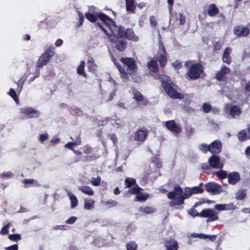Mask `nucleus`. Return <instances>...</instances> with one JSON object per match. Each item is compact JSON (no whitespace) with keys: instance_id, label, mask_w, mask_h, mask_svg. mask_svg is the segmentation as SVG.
Listing matches in <instances>:
<instances>
[{"instance_id":"obj_41","label":"nucleus","mask_w":250,"mask_h":250,"mask_svg":"<svg viewBox=\"0 0 250 250\" xmlns=\"http://www.w3.org/2000/svg\"><path fill=\"white\" fill-rule=\"evenodd\" d=\"M142 189L137 185L134 187L130 188L128 190V192L131 194H136L137 195L138 194L140 193Z\"/></svg>"},{"instance_id":"obj_24","label":"nucleus","mask_w":250,"mask_h":250,"mask_svg":"<svg viewBox=\"0 0 250 250\" xmlns=\"http://www.w3.org/2000/svg\"><path fill=\"white\" fill-rule=\"evenodd\" d=\"M135 0H125V6L127 11L134 14L136 5H134Z\"/></svg>"},{"instance_id":"obj_47","label":"nucleus","mask_w":250,"mask_h":250,"mask_svg":"<svg viewBox=\"0 0 250 250\" xmlns=\"http://www.w3.org/2000/svg\"><path fill=\"white\" fill-rule=\"evenodd\" d=\"M25 79L22 78H21L19 80L18 82L17 83L18 87L17 88V90L18 91L20 92L22 89L23 85L24 83Z\"/></svg>"},{"instance_id":"obj_15","label":"nucleus","mask_w":250,"mask_h":250,"mask_svg":"<svg viewBox=\"0 0 250 250\" xmlns=\"http://www.w3.org/2000/svg\"><path fill=\"white\" fill-rule=\"evenodd\" d=\"M165 125L168 130L173 133L178 134L181 131V128L176 124L174 120L167 121Z\"/></svg>"},{"instance_id":"obj_57","label":"nucleus","mask_w":250,"mask_h":250,"mask_svg":"<svg viewBox=\"0 0 250 250\" xmlns=\"http://www.w3.org/2000/svg\"><path fill=\"white\" fill-rule=\"evenodd\" d=\"M79 16V22L78 23L77 26H80L83 25V23L84 21V17L83 15V14L81 12H79L78 13Z\"/></svg>"},{"instance_id":"obj_59","label":"nucleus","mask_w":250,"mask_h":250,"mask_svg":"<svg viewBox=\"0 0 250 250\" xmlns=\"http://www.w3.org/2000/svg\"><path fill=\"white\" fill-rule=\"evenodd\" d=\"M149 21L150 23L152 26L156 27V26L157 25V21L155 16H150L149 18Z\"/></svg>"},{"instance_id":"obj_49","label":"nucleus","mask_w":250,"mask_h":250,"mask_svg":"<svg viewBox=\"0 0 250 250\" xmlns=\"http://www.w3.org/2000/svg\"><path fill=\"white\" fill-rule=\"evenodd\" d=\"M172 66L175 69L178 70L181 69L183 65L182 62H180L178 60H176L172 63Z\"/></svg>"},{"instance_id":"obj_46","label":"nucleus","mask_w":250,"mask_h":250,"mask_svg":"<svg viewBox=\"0 0 250 250\" xmlns=\"http://www.w3.org/2000/svg\"><path fill=\"white\" fill-rule=\"evenodd\" d=\"M216 175L220 179H224L228 177L227 173L225 171L216 172Z\"/></svg>"},{"instance_id":"obj_40","label":"nucleus","mask_w":250,"mask_h":250,"mask_svg":"<svg viewBox=\"0 0 250 250\" xmlns=\"http://www.w3.org/2000/svg\"><path fill=\"white\" fill-rule=\"evenodd\" d=\"M8 94L10 97H11L13 99V100L17 104H19V100L17 96V93L14 89L11 88L8 92Z\"/></svg>"},{"instance_id":"obj_9","label":"nucleus","mask_w":250,"mask_h":250,"mask_svg":"<svg viewBox=\"0 0 250 250\" xmlns=\"http://www.w3.org/2000/svg\"><path fill=\"white\" fill-rule=\"evenodd\" d=\"M200 215L201 217L208 218L207 220V222H213L219 219L218 213L212 208H208L203 209L201 212Z\"/></svg>"},{"instance_id":"obj_63","label":"nucleus","mask_w":250,"mask_h":250,"mask_svg":"<svg viewBox=\"0 0 250 250\" xmlns=\"http://www.w3.org/2000/svg\"><path fill=\"white\" fill-rule=\"evenodd\" d=\"M77 219V218L76 217L71 216L65 221V223L67 224H73L75 222Z\"/></svg>"},{"instance_id":"obj_29","label":"nucleus","mask_w":250,"mask_h":250,"mask_svg":"<svg viewBox=\"0 0 250 250\" xmlns=\"http://www.w3.org/2000/svg\"><path fill=\"white\" fill-rule=\"evenodd\" d=\"M199 205V203L196 202L193 208H191L188 210V213L189 215H190L193 218L196 217H201V212H198L196 209H195V208L197 207Z\"/></svg>"},{"instance_id":"obj_42","label":"nucleus","mask_w":250,"mask_h":250,"mask_svg":"<svg viewBox=\"0 0 250 250\" xmlns=\"http://www.w3.org/2000/svg\"><path fill=\"white\" fill-rule=\"evenodd\" d=\"M70 201H71V208H75L78 204V199L76 196L74 195H71L69 197Z\"/></svg>"},{"instance_id":"obj_18","label":"nucleus","mask_w":250,"mask_h":250,"mask_svg":"<svg viewBox=\"0 0 250 250\" xmlns=\"http://www.w3.org/2000/svg\"><path fill=\"white\" fill-rule=\"evenodd\" d=\"M147 135V130L139 129L135 133L134 137V140L135 141L144 142L146 139Z\"/></svg>"},{"instance_id":"obj_28","label":"nucleus","mask_w":250,"mask_h":250,"mask_svg":"<svg viewBox=\"0 0 250 250\" xmlns=\"http://www.w3.org/2000/svg\"><path fill=\"white\" fill-rule=\"evenodd\" d=\"M85 62L84 61L81 62L80 65L77 68V73L85 78H87V75L84 72Z\"/></svg>"},{"instance_id":"obj_6","label":"nucleus","mask_w":250,"mask_h":250,"mask_svg":"<svg viewBox=\"0 0 250 250\" xmlns=\"http://www.w3.org/2000/svg\"><path fill=\"white\" fill-rule=\"evenodd\" d=\"M161 85L165 92L170 98L173 99H182L184 98L183 93L179 92L176 86L172 82H169L168 80H161Z\"/></svg>"},{"instance_id":"obj_64","label":"nucleus","mask_w":250,"mask_h":250,"mask_svg":"<svg viewBox=\"0 0 250 250\" xmlns=\"http://www.w3.org/2000/svg\"><path fill=\"white\" fill-rule=\"evenodd\" d=\"M9 225L7 224L5 226L2 227V228L1 229V230H0V234H2V235L7 234L8 232V228H9Z\"/></svg>"},{"instance_id":"obj_11","label":"nucleus","mask_w":250,"mask_h":250,"mask_svg":"<svg viewBox=\"0 0 250 250\" xmlns=\"http://www.w3.org/2000/svg\"><path fill=\"white\" fill-rule=\"evenodd\" d=\"M20 113L21 114L26 115L28 118H38L40 115V112L31 107H26L21 109Z\"/></svg>"},{"instance_id":"obj_22","label":"nucleus","mask_w":250,"mask_h":250,"mask_svg":"<svg viewBox=\"0 0 250 250\" xmlns=\"http://www.w3.org/2000/svg\"><path fill=\"white\" fill-rule=\"evenodd\" d=\"M147 67L150 71L154 73H157L159 70L157 60H155L154 58L147 63Z\"/></svg>"},{"instance_id":"obj_56","label":"nucleus","mask_w":250,"mask_h":250,"mask_svg":"<svg viewBox=\"0 0 250 250\" xmlns=\"http://www.w3.org/2000/svg\"><path fill=\"white\" fill-rule=\"evenodd\" d=\"M97 159V157L94 155H87L84 157V160H83V162H90L93 160H95Z\"/></svg>"},{"instance_id":"obj_54","label":"nucleus","mask_w":250,"mask_h":250,"mask_svg":"<svg viewBox=\"0 0 250 250\" xmlns=\"http://www.w3.org/2000/svg\"><path fill=\"white\" fill-rule=\"evenodd\" d=\"M117 203V202L114 200H109L104 202V204L106 206H108L109 207H113L116 206Z\"/></svg>"},{"instance_id":"obj_12","label":"nucleus","mask_w":250,"mask_h":250,"mask_svg":"<svg viewBox=\"0 0 250 250\" xmlns=\"http://www.w3.org/2000/svg\"><path fill=\"white\" fill-rule=\"evenodd\" d=\"M219 157L215 154L212 155L208 159V162L211 167L216 169L223 168V165L220 163Z\"/></svg>"},{"instance_id":"obj_21","label":"nucleus","mask_w":250,"mask_h":250,"mask_svg":"<svg viewBox=\"0 0 250 250\" xmlns=\"http://www.w3.org/2000/svg\"><path fill=\"white\" fill-rule=\"evenodd\" d=\"M207 13L208 15L210 17H215L219 14V9L215 4L211 3L208 6Z\"/></svg>"},{"instance_id":"obj_26","label":"nucleus","mask_w":250,"mask_h":250,"mask_svg":"<svg viewBox=\"0 0 250 250\" xmlns=\"http://www.w3.org/2000/svg\"><path fill=\"white\" fill-rule=\"evenodd\" d=\"M241 113V109L237 105H232L230 108L229 114L232 118L239 116Z\"/></svg>"},{"instance_id":"obj_62","label":"nucleus","mask_w":250,"mask_h":250,"mask_svg":"<svg viewBox=\"0 0 250 250\" xmlns=\"http://www.w3.org/2000/svg\"><path fill=\"white\" fill-rule=\"evenodd\" d=\"M23 183L24 185L33 184L34 183H37L38 182L33 179H25L23 181Z\"/></svg>"},{"instance_id":"obj_23","label":"nucleus","mask_w":250,"mask_h":250,"mask_svg":"<svg viewBox=\"0 0 250 250\" xmlns=\"http://www.w3.org/2000/svg\"><path fill=\"white\" fill-rule=\"evenodd\" d=\"M119 39L120 38H117L116 43V48L118 51L123 52L125 50L126 47L127 42L125 40Z\"/></svg>"},{"instance_id":"obj_31","label":"nucleus","mask_w":250,"mask_h":250,"mask_svg":"<svg viewBox=\"0 0 250 250\" xmlns=\"http://www.w3.org/2000/svg\"><path fill=\"white\" fill-rule=\"evenodd\" d=\"M247 196V190L245 189H239L235 193V198L237 200H242L245 198Z\"/></svg>"},{"instance_id":"obj_58","label":"nucleus","mask_w":250,"mask_h":250,"mask_svg":"<svg viewBox=\"0 0 250 250\" xmlns=\"http://www.w3.org/2000/svg\"><path fill=\"white\" fill-rule=\"evenodd\" d=\"M73 136H71L70 138L73 141V142H76L78 139L80 140V144H81V139L80 137V134L79 133H76L73 135Z\"/></svg>"},{"instance_id":"obj_4","label":"nucleus","mask_w":250,"mask_h":250,"mask_svg":"<svg viewBox=\"0 0 250 250\" xmlns=\"http://www.w3.org/2000/svg\"><path fill=\"white\" fill-rule=\"evenodd\" d=\"M184 66L187 68L186 76L189 80H196L206 75L204 67L200 62L189 60L185 62Z\"/></svg>"},{"instance_id":"obj_32","label":"nucleus","mask_w":250,"mask_h":250,"mask_svg":"<svg viewBox=\"0 0 250 250\" xmlns=\"http://www.w3.org/2000/svg\"><path fill=\"white\" fill-rule=\"evenodd\" d=\"M238 138L240 141L244 142L250 139V137L248 136L246 131L245 129L240 131L237 134Z\"/></svg>"},{"instance_id":"obj_33","label":"nucleus","mask_w":250,"mask_h":250,"mask_svg":"<svg viewBox=\"0 0 250 250\" xmlns=\"http://www.w3.org/2000/svg\"><path fill=\"white\" fill-rule=\"evenodd\" d=\"M203 183H201L198 186H195L191 188L192 194H196L199 193H202L204 192V189L202 188Z\"/></svg>"},{"instance_id":"obj_8","label":"nucleus","mask_w":250,"mask_h":250,"mask_svg":"<svg viewBox=\"0 0 250 250\" xmlns=\"http://www.w3.org/2000/svg\"><path fill=\"white\" fill-rule=\"evenodd\" d=\"M154 59L159 62L161 67L166 66L167 62V51L164 45L162 42H159L158 51Z\"/></svg>"},{"instance_id":"obj_16","label":"nucleus","mask_w":250,"mask_h":250,"mask_svg":"<svg viewBox=\"0 0 250 250\" xmlns=\"http://www.w3.org/2000/svg\"><path fill=\"white\" fill-rule=\"evenodd\" d=\"M210 153L214 154H218L222 151V144L220 141L216 140L209 145Z\"/></svg>"},{"instance_id":"obj_61","label":"nucleus","mask_w":250,"mask_h":250,"mask_svg":"<svg viewBox=\"0 0 250 250\" xmlns=\"http://www.w3.org/2000/svg\"><path fill=\"white\" fill-rule=\"evenodd\" d=\"M97 65L96 63H92L88 64V69L89 72H95L96 71Z\"/></svg>"},{"instance_id":"obj_44","label":"nucleus","mask_w":250,"mask_h":250,"mask_svg":"<svg viewBox=\"0 0 250 250\" xmlns=\"http://www.w3.org/2000/svg\"><path fill=\"white\" fill-rule=\"evenodd\" d=\"M200 149L204 153H206L208 151H209L210 152V146L209 145L206 144H201L199 146Z\"/></svg>"},{"instance_id":"obj_52","label":"nucleus","mask_w":250,"mask_h":250,"mask_svg":"<svg viewBox=\"0 0 250 250\" xmlns=\"http://www.w3.org/2000/svg\"><path fill=\"white\" fill-rule=\"evenodd\" d=\"M48 138V134L47 133L44 134H41L39 136V140L40 142L43 143L45 141L47 140Z\"/></svg>"},{"instance_id":"obj_19","label":"nucleus","mask_w":250,"mask_h":250,"mask_svg":"<svg viewBox=\"0 0 250 250\" xmlns=\"http://www.w3.org/2000/svg\"><path fill=\"white\" fill-rule=\"evenodd\" d=\"M231 51V48L228 47L225 49L223 54L222 61L224 62L228 65L230 64L232 62L231 57L230 56Z\"/></svg>"},{"instance_id":"obj_37","label":"nucleus","mask_w":250,"mask_h":250,"mask_svg":"<svg viewBox=\"0 0 250 250\" xmlns=\"http://www.w3.org/2000/svg\"><path fill=\"white\" fill-rule=\"evenodd\" d=\"M144 96L140 91L136 90L133 92V99H134L136 102H141L144 100Z\"/></svg>"},{"instance_id":"obj_1","label":"nucleus","mask_w":250,"mask_h":250,"mask_svg":"<svg viewBox=\"0 0 250 250\" xmlns=\"http://www.w3.org/2000/svg\"><path fill=\"white\" fill-rule=\"evenodd\" d=\"M97 25L108 37L114 36L116 38H125L128 40L135 42L139 40L132 28H128L125 30L124 27L117 25L114 21L108 30L103 27L102 23L97 22Z\"/></svg>"},{"instance_id":"obj_43","label":"nucleus","mask_w":250,"mask_h":250,"mask_svg":"<svg viewBox=\"0 0 250 250\" xmlns=\"http://www.w3.org/2000/svg\"><path fill=\"white\" fill-rule=\"evenodd\" d=\"M223 44V42L220 40V41H218V42H216L213 45V50L214 52H217L218 51H219L221 48H222Z\"/></svg>"},{"instance_id":"obj_53","label":"nucleus","mask_w":250,"mask_h":250,"mask_svg":"<svg viewBox=\"0 0 250 250\" xmlns=\"http://www.w3.org/2000/svg\"><path fill=\"white\" fill-rule=\"evenodd\" d=\"M13 176V173L11 171H8V172H3L1 175L0 176V177H1L2 178H10Z\"/></svg>"},{"instance_id":"obj_13","label":"nucleus","mask_w":250,"mask_h":250,"mask_svg":"<svg viewBox=\"0 0 250 250\" xmlns=\"http://www.w3.org/2000/svg\"><path fill=\"white\" fill-rule=\"evenodd\" d=\"M234 34L237 37H247L250 33V29L247 27L236 26L233 29Z\"/></svg>"},{"instance_id":"obj_34","label":"nucleus","mask_w":250,"mask_h":250,"mask_svg":"<svg viewBox=\"0 0 250 250\" xmlns=\"http://www.w3.org/2000/svg\"><path fill=\"white\" fill-rule=\"evenodd\" d=\"M149 194L148 193H142L141 192L138 194L135 198V201L139 202H145L149 198Z\"/></svg>"},{"instance_id":"obj_10","label":"nucleus","mask_w":250,"mask_h":250,"mask_svg":"<svg viewBox=\"0 0 250 250\" xmlns=\"http://www.w3.org/2000/svg\"><path fill=\"white\" fill-rule=\"evenodd\" d=\"M205 188L206 190L213 195L218 194L222 192L223 189L220 185L215 184L213 182H208L205 184Z\"/></svg>"},{"instance_id":"obj_7","label":"nucleus","mask_w":250,"mask_h":250,"mask_svg":"<svg viewBox=\"0 0 250 250\" xmlns=\"http://www.w3.org/2000/svg\"><path fill=\"white\" fill-rule=\"evenodd\" d=\"M55 54V47L52 45L49 46L38 59L36 65L37 67L42 68L44 65L47 64Z\"/></svg>"},{"instance_id":"obj_25","label":"nucleus","mask_w":250,"mask_h":250,"mask_svg":"<svg viewBox=\"0 0 250 250\" xmlns=\"http://www.w3.org/2000/svg\"><path fill=\"white\" fill-rule=\"evenodd\" d=\"M235 206L233 204L231 203L228 205L227 204H217L215 206L214 208L219 211L225 210L228 209H234Z\"/></svg>"},{"instance_id":"obj_45","label":"nucleus","mask_w":250,"mask_h":250,"mask_svg":"<svg viewBox=\"0 0 250 250\" xmlns=\"http://www.w3.org/2000/svg\"><path fill=\"white\" fill-rule=\"evenodd\" d=\"M8 238L12 241H17L21 240V236L19 234H12L9 235Z\"/></svg>"},{"instance_id":"obj_30","label":"nucleus","mask_w":250,"mask_h":250,"mask_svg":"<svg viewBox=\"0 0 250 250\" xmlns=\"http://www.w3.org/2000/svg\"><path fill=\"white\" fill-rule=\"evenodd\" d=\"M79 190L81 191L84 194L88 195H93L94 191L89 186H83L78 188Z\"/></svg>"},{"instance_id":"obj_20","label":"nucleus","mask_w":250,"mask_h":250,"mask_svg":"<svg viewBox=\"0 0 250 250\" xmlns=\"http://www.w3.org/2000/svg\"><path fill=\"white\" fill-rule=\"evenodd\" d=\"M229 183L232 185L236 184L240 179V175L237 172L230 173L228 176Z\"/></svg>"},{"instance_id":"obj_5","label":"nucleus","mask_w":250,"mask_h":250,"mask_svg":"<svg viewBox=\"0 0 250 250\" xmlns=\"http://www.w3.org/2000/svg\"><path fill=\"white\" fill-rule=\"evenodd\" d=\"M85 18L91 22H96L98 19H100L102 21L100 23H102L103 27L104 25L109 30L111 24L113 23V20L109 16L102 12L97 13L93 14L89 12L85 13ZM100 23V22H99Z\"/></svg>"},{"instance_id":"obj_60","label":"nucleus","mask_w":250,"mask_h":250,"mask_svg":"<svg viewBox=\"0 0 250 250\" xmlns=\"http://www.w3.org/2000/svg\"><path fill=\"white\" fill-rule=\"evenodd\" d=\"M130 76L132 77L135 83H140L141 82V78L140 76L137 75V73Z\"/></svg>"},{"instance_id":"obj_55","label":"nucleus","mask_w":250,"mask_h":250,"mask_svg":"<svg viewBox=\"0 0 250 250\" xmlns=\"http://www.w3.org/2000/svg\"><path fill=\"white\" fill-rule=\"evenodd\" d=\"M179 20L181 25H184L185 24L186 22V18L183 13H179Z\"/></svg>"},{"instance_id":"obj_17","label":"nucleus","mask_w":250,"mask_h":250,"mask_svg":"<svg viewBox=\"0 0 250 250\" xmlns=\"http://www.w3.org/2000/svg\"><path fill=\"white\" fill-rule=\"evenodd\" d=\"M164 245L167 250H178L179 248L178 242L173 239L166 240Z\"/></svg>"},{"instance_id":"obj_27","label":"nucleus","mask_w":250,"mask_h":250,"mask_svg":"<svg viewBox=\"0 0 250 250\" xmlns=\"http://www.w3.org/2000/svg\"><path fill=\"white\" fill-rule=\"evenodd\" d=\"M138 210L142 214H148L155 212L156 210L155 208H153L151 207L145 206L139 207L138 208Z\"/></svg>"},{"instance_id":"obj_3","label":"nucleus","mask_w":250,"mask_h":250,"mask_svg":"<svg viewBox=\"0 0 250 250\" xmlns=\"http://www.w3.org/2000/svg\"><path fill=\"white\" fill-rule=\"evenodd\" d=\"M192 195L191 188H186L184 191L180 186H176L174 187L173 191L168 192L167 196L169 199L173 200L169 203L171 206H181L184 204L185 199L189 198Z\"/></svg>"},{"instance_id":"obj_50","label":"nucleus","mask_w":250,"mask_h":250,"mask_svg":"<svg viewBox=\"0 0 250 250\" xmlns=\"http://www.w3.org/2000/svg\"><path fill=\"white\" fill-rule=\"evenodd\" d=\"M152 162L153 163H154L155 165H156V166L158 168H160L162 166L161 160L159 158H158V157L153 158V159H152Z\"/></svg>"},{"instance_id":"obj_2","label":"nucleus","mask_w":250,"mask_h":250,"mask_svg":"<svg viewBox=\"0 0 250 250\" xmlns=\"http://www.w3.org/2000/svg\"><path fill=\"white\" fill-rule=\"evenodd\" d=\"M120 61L126 67V71L119 62H117L115 61L114 63L120 73L121 78L124 80H128L129 79V75H132L137 72V62L133 58L130 57H122Z\"/></svg>"},{"instance_id":"obj_51","label":"nucleus","mask_w":250,"mask_h":250,"mask_svg":"<svg viewBox=\"0 0 250 250\" xmlns=\"http://www.w3.org/2000/svg\"><path fill=\"white\" fill-rule=\"evenodd\" d=\"M101 178L98 176L96 178H93L91 181L92 184L94 186H98L100 185L101 183Z\"/></svg>"},{"instance_id":"obj_38","label":"nucleus","mask_w":250,"mask_h":250,"mask_svg":"<svg viewBox=\"0 0 250 250\" xmlns=\"http://www.w3.org/2000/svg\"><path fill=\"white\" fill-rule=\"evenodd\" d=\"M126 250H137L138 245L135 242L130 241L126 245Z\"/></svg>"},{"instance_id":"obj_39","label":"nucleus","mask_w":250,"mask_h":250,"mask_svg":"<svg viewBox=\"0 0 250 250\" xmlns=\"http://www.w3.org/2000/svg\"><path fill=\"white\" fill-rule=\"evenodd\" d=\"M80 145V142L79 139H78V140L77 139V141H76V142H70L67 143L64 145V147L65 148H68L73 151L74 150L73 146H78Z\"/></svg>"},{"instance_id":"obj_14","label":"nucleus","mask_w":250,"mask_h":250,"mask_svg":"<svg viewBox=\"0 0 250 250\" xmlns=\"http://www.w3.org/2000/svg\"><path fill=\"white\" fill-rule=\"evenodd\" d=\"M230 70L227 66L223 65L221 69L217 72L215 78L219 81H223L226 79V75L229 74Z\"/></svg>"},{"instance_id":"obj_48","label":"nucleus","mask_w":250,"mask_h":250,"mask_svg":"<svg viewBox=\"0 0 250 250\" xmlns=\"http://www.w3.org/2000/svg\"><path fill=\"white\" fill-rule=\"evenodd\" d=\"M203 111L206 113H208L211 110V106L210 104L204 103L202 106Z\"/></svg>"},{"instance_id":"obj_36","label":"nucleus","mask_w":250,"mask_h":250,"mask_svg":"<svg viewBox=\"0 0 250 250\" xmlns=\"http://www.w3.org/2000/svg\"><path fill=\"white\" fill-rule=\"evenodd\" d=\"M125 183L126 188H130L132 186L136 185V181L134 178H127L125 179Z\"/></svg>"},{"instance_id":"obj_35","label":"nucleus","mask_w":250,"mask_h":250,"mask_svg":"<svg viewBox=\"0 0 250 250\" xmlns=\"http://www.w3.org/2000/svg\"><path fill=\"white\" fill-rule=\"evenodd\" d=\"M95 201L92 199H86L84 200V208L86 209H91L94 207Z\"/></svg>"}]
</instances>
